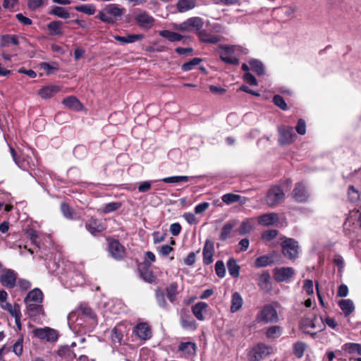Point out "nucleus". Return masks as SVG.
Returning <instances> with one entry per match:
<instances>
[{
    "label": "nucleus",
    "instance_id": "nucleus-39",
    "mask_svg": "<svg viewBox=\"0 0 361 361\" xmlns=\"http://www.w3.org/2000/svg\"><path fill=\"white\" fill-rule=\"evenodd\" d=\"M282 334V329L279 326H272L269 327L266 331V336L268 338H277Z\"/></svg>",
    "mask_w": 361,
    "mask_h": 361
},
{
    "label": "nucleus",
    "instance_id": "nucleus-7",
    "mask_svg": "<svg viewBox=\"0 0 361 361\" xmlns=\"http://www.w3.org/2000/svg\"><path fill=\"white\" fill-rule=\"evenodd\" d=\"M257 318L264 323H276L279 320L277 311L270 305H267L262 309Z\"/></svg>",
    "mask_w": 361,
    "mask_h": 361
},
{
    "label": "nucleus",
    "instance_id": "nucleus-52",
    "mask_svg": "<svg viewBox=\"0 0 361 361\" xmlns=\"http://www.w3.org/2000/svg\"><path fill=\"white\" fill-rule=\"evenodd\" d=\"M215 271L219 278H223L226 274V269L222 261L219 260L215 264Z\"/></svg>",
    "mask_w": 361,
    "mask_h": 361
},
{
    "label": "nucleus",
    "instance_id": "nucleus-47",
    "mask_svg": "<svg viewBox=\"0 0 361 361\" xmlns=\"http://www.w3.org/2000/svg\"><path fill=\"white\" fill-rule=\"evenodd\" d=\"M177 288V284L176 283H173L166 288L167 297L171 302L176 300Z\"/></svg>",
    "mask_w": 361,
    "mask_h": 361
},
{
    "label": "nucleus",
    "instance_id": "nucleus-60",
    "mask_svg": "<svg viewBox=\"0 0 361 361\" xmlns=\"http://www.w3.org/2000/svg\"><path fill=\"white\" fill-rule=\"evenodd\" d=\"M125 306L119 300H116L114 303L113 308L111 309V312L114 314H120L123 312H125Z\"/></svg>",
    "mask_w": 361,
    "mask_h": 361
},
{
    "label": "nucleus",
    "instance_id": "nucleus-31",
    "mask_svg": "<svg viewBox=\"0 0 361 361\" xmlns=\"http://www.w3.org/2000/svg\"><path fill=\"white\" fill-rule=\"evenodd\" d=\"M114 38L121 44L133 43L144 38L143 35H128L126 37L114 35Z\"/></svg>",
    "mask_w": 361,
    "mask_h": 361
},
{
    "label": "nucleus",
    "instance_id": "nucleus-56",
    "mask_svg": "<svg viewBox=\"0 0 361 361\" xmlns=\"http://www.w3.org/2000/svg\"><path fill=\"white\" fill-rule=\"evenodd\" d=\"M273 102L275 105H276L281 109L286 110L287 109V104L281 95H275L273 98Z\"/></svg>",
    "mask_w": 361,
    "mask_h": 361
},
{
    "label": "nucleus",
    "instance_id": "nucleus-62",
    "mask_svg": "<svg viewBox=\"0 0 361 361\" xmlns=\"http://www.w3.org/2000/svg\"><path fill=\"white\" fill-rule=\"evenodd\" d=\"M184 219L190 225L197 224L198 221L195 214L190 212L184 213L183 215Z\"/></svg>",
    "mask_w": 361,
    "mask_h": 361
},
{
    "label": "nucleus",
    "instance_id": "nucleus-10",
    "mask_svg": "<svg viewBox=\"0 0 361 361\" xmlns=\"http://www.w3.org/2000/svg\"><path fill=\"white\" fill-rule=\"evenodd\" d=\"M279 142L283 145H289L292 143L295 138V135L293 132V128L290 126H282L279 128Z\"/></svg>",
    "mask_w": 361,
    "mask_h": 361
},
{
    "label": "nucleus",
    "instance_id": "nucleus-34",
    "mask_svg": "<svg viewBox=\"0 0 361 361\" xmlns=\"http://www.w3.org/2000/svg\"><path fill=\"white\" fill-rule=\"evenodd\" d=\"M178 350L187 355L195 354L196 345L192 342H182L178 345Z\"/></svg>",
    "mask_w": 361,
    "mask_h": 361
},
{
    "label": "nucleus",
    "instance_id": "nucleus-43",
    "mask_svg": "<svg viewBox=\"0 0 361 361\" xmlns=\"http://www.w3.org/2000/svg\"><path fill=\"white\" fill-rule=\"evenodd\" d=\"M240 195L233 193H227L221 197L222 201L226 204H231L232 203L238 202L240 200Z\"/></svg>",
    "mask_w": 361,
    "mask_h": 361
},
{
    "label": "nucleus",
    "instance_id": "nucleus-27",
    "mask_svg": "<svg viewBox=\"0 0 361 361\" xmlns=\"http://www.w3.org/2000/svg\"><path fill=\"white\" fill-rule=\"evenodd\" d=\"M62 103L68 109L75 111H79L82 109V106L80 101L73 96H70L63 99Z\"/></svg>",
    "mask_w": 361,
    "mask_h": 361
},
{
    "label": "nucleus",
    "instance_id": "nucleus-59",
    "mask_svg": "<svg viewBox=\"0 0 361 361\" xmlns=\"http://www.w3.org/2000/svg\"><path fill=\"white\" fill-rule=\"evenodd\" d=\"M16 319V324L20 320L21 313L20 310V306L17 304H15L11 308V312H8Z\"/></svg>",
    "mask_w": 361,
    "mask_h": 361
},
{
    "label": "nucleus",
    "instance_id": "nucleus-8",
    "mask_svg": "<svg viewBox=\"0 0 361 361\" xmlns=\"http://www.w3.org/2000/svg\"><path fill=\"white\" fill-rule=\"evenodd\" d=\"M272 353V348L264 343H259L254 347L250 353L252 361H261Z\"/></svg>",
    "mask_w": 361,
    "mask_h": 361
},
{
    "label": "nucleus",
    "instance_id": "nucleus-1",
    "mask_svg": "<svg viewBox=\"0 0 361 361\" xmlns=\"http://www.w3.org/2000/svg\"><path fill=\"white\" fill-rule=\"evenodd\" d=\"M43 293L39 288L30 290L24 299L26 307V313L34 320L40 319L44 316V311L42 302Z\"/></svg>",
    "mask_w": 361,
    "mask_h": 361
},
{
    "label": "nucleus",
    "instance_id": "nucleus-44",
    "mask_svg": "<svg viewBox=\"0 0 361 361\" xmlns=\"http://www.w3.org/2000/svg\"><path fill=\"white\" fill-rule=\"evenodd\" d=\"M305 344L302 342H297L293 345V353L294 355L298 357L301 358L305 350Z\"/></svg>",
    "mask_w": 361,
    "mask_h": 361
},
{
    "label": "nucleus",
    "instance_id": "nucleus-6",
    "mask_svg": "<svg viewBox=\"0 0 361 361\" xmlns=\"http://www.w3.org/2000/svg\"><path fill=\"white\" fill-rule=\"evenodd\" d=\"M220 58L228 64H238V59L233 56V54L239 49V47L236 45H224L220 47Z\"/></svg>",
    "mask_w": 361,
    "mask_h": 361
},
{
    "label": "nucleus",
    "instance_id": "nucleus-51",
    "mask_svg": "<svg viewBox=\"0 0 361 361\" xmlns=\"http://www.w3.org/2000/svg\"><path fill=\"white\" fill-rule=\"evenodd\" d=\"M23 338H19L16 343L13 345V352L17 355L20 356L23 353Z\"/></svg>",
    "mask_w": 361,
    "mask_h": 361
},
{
    "label": "nucleus",
    "instance_id": "nucleus-2",
    "mask_svg": "<svg viewBox=\"0 0 361 361\" xmlns=\"http://www.w3.org/2000/svg\"><path fill=\"white\" fill-rule=\"evenodd\" d=\"M125 8L116 4H109L97 16L102 22L113 24L124 13Z\"/></svg>",
    "mask_w": 361,
    "mask_h": 361
},
{
    "label": "nucleus",
    "instance_id": "nucleus-33",
    "mask_svg": "<svg viewBox=\"0 0 361 361\" xmlns=\"http://www.w3.org/2000/svg\"><path fill=\"white\" fill-rule=\"evenodd\" d=\"M236 221L232 220L226 222L222 229L220 234V239L222 240H226L229 236L232 229L235 226Z\"/></svg>",
    "mask_w": 361,
    "mask_h": 361
},
{
    "label": "nucleus",
    "instance_id": "nucleus-5",
    "mask_svg": "<svg viewBox=\"0 0 361 361\" xmlns=\"http://www.w3.org/2000/svg\"><path fill=\"white\" fill-rule=\"evenodd\" d=\"M204 25L203 20L200 17H192L185 22L179 24L176 28L180 31L192 32L195 31L198 33Z\"/></svg>",
    "mask_w": 361,
    "mask_h": 361
},
{
    "label": "nucleus",
    "instance_id": "nucleus-29",
    "mask_svg": "<svg viewBox=\"0 0 361 361\" xmlns=\"http://www.w3.org/2000/svg\"><path fill=\"white\" fill-rule=\"evenodd\" d=\"M57 354L66 361H71L76 357V355L69 346L61 347L58 350Z\"/></svg>",
    "mask_w": 361,
    "mask_h": 361
},
{
    "label": "nucleus",
    "instance_id": "nucleus-13",
    "mask_svg": "<svg viewBox=\"0 0 361 361\" xmlns=\"http://www.w3.org/2000/svg\"><path fill=\"white\" fill-rule=\"evenodd\" d=\"M294 274L295 270L292 267H280L274 269V277L278 282H288Z\"/></svg>",
    "mask_w": 361,
    "mask_h": 361
},
{
    "label": "nucleus",
    "instance_id": "nucleus-42",
    "mask_svg": "<svg viewBox=\"0 0 361 361\" xmlns=\"http://www.w3.org/2000/svg\"><path fill=\"white\" fill-rule=\"evenodd\" d=\"M190 177L187 176H176L164 178L161 180L166 183H176L180 182H188Z\"/></svg>",
    "mask_w": 361,
    "mask_h": 361
},
{
    "label": "nucleus",
    "instance_id": "nucleus-63",
    "mask_svg": "<svg viewBox=\"0 0 361 361\" xmlns=\"http://www.w3.org/2000/svg\"><path fill=\"white\" fill-rule=\"evenodd\" d=\"M296 131L300 135H305L306 133V123L305 121L300 118L298 121V124L296 126Z\"/></svg>",
    "mask_w": 361,
    "mask_h": 361
},
{
    "label": "nucleus",
    "instance_id": "nucleus-48",
    "mask_svg": "<svg viewBox=\"0 0 361 361\" xmlns=\"http://www.w3.org/2000/svg\"><path fill=\"white\" fill-rule=\"evenodd\" d=\"M9 43L14 45L18 44V39L15 35H4L1 37V46H8Z\"/></svg>",
    "mask_w": 361,
    "mask_h": 361
},
{
    "label": "nucleus",
    "instance_id": "nucleus-23",
    "mask_svg": "<svg viewBox=\"0 0 361 361\" xmlns=\"http://www.w3.org/2000/svg\"><path fill=\"white\" fill-rule=\"evenodd\" d=\"M60 91V87L56 85H47L42 87L39 92V95L44 99H49Z\"/></svg>",
    "mask_w": 361,
    "mask_h": 361
},
{
    "label": "nucleus",
    "instance_id": "nucleus-50",
    "mask_svg": "<svg viewBox=\"0 0 361 361\" xmlns=\"http://www.w3.org/2000/svg\"><path fill=\"white\" fill-rule=\"evenodd\" d=\"M121 206L120 202H110L106 204L102 209V212L105 214L113 212L118 209H119Z\"/></svg>",
    "mask_w": 361,
    "mask_h": 361
},
{
    "label": "nucleus",
    "instance_id": "nucleus-22",
    "mask_svg": "<svg viewBox=\"0 0 361 361\" xmlns=\"http://www.w3.org/2000/svg\"><path fill=\"white\" fill-rule=\"evenodd\" d=\"M209 307L207 303L204 302H198L192 307V312L194 316L199 321L204 320V313H205Z\"/></svg>",
    "mask_w": 361,
    "mask_h": 361
},
{
    "label": "nucleus",
    "instance_id": "nucleus-57",
    "mask_svg": "<svg viewBox=\"0 0 361 361\" xmlns=\"http://www.w3.org/2000/svg\"><path fill=\"white\" fill-rule=\"evenodd\" d=\"M39 66H40V68L42 70H44L48 75L52 73L53 71L58 69L57 66L54 63L50 64L47 62H42L40 63Z\"/></svg>",
    "mask_w": 361,
    "mask_h": 361
},
{
    "label": "nucleus",
    "instance_id": "nucleus-21",
    "mask_svg": "<svg viewBox=\"0 0 361 361\" xmlns=\"http://www.w3.org/2000/svg\"><path fill=\"white\" fill-rule=\"evenodd\" d=\"M86 229L92 235L102 233L104 226L96 219L91 218L85 223Z\"/></svg>",
    "mask_w": 361,
    "mask_h": 361
},
{
    "label": "nucleus",
    "instance_id": "nucleus-16",
    "mask_svg": "<svg viewBox=\"0 0 361 361\" xmlns=\"http://www.w3.org/2000/svg\"><path fill=\"white\" fill-rule=\"evenodd\" d=\"M135 20L140 27L145 30L152 27L154 23V18L145 11L137 14Z\"/></svg>",
    "mask_w": 361,
    "mask_h": 361
},
{
    "label": "nucleus",
    "instance_id": "nucleus-28",
    "mask_svg": "<svg viewBox=\"0 0 361 361\" xmlns=\"http://www.w3.org/2000/svg\"><path fill=\"white\" fill-rule=\"evenodd\" d=\"M243 304V300L240 294L238 292L233 293L231 297V312H236L242 307Z\"/></svg>",
    "mask_w": 361,
    "mask_h": 361
},
{
    "label": "nucleus",
    "instance_id": "nucleus-20",
    "mask_svg": "<svg viewBox=\"0 0 361 361\" xmlns=\"http://www.w3.org/2000/svg\"><path fill=\"white\" fill-rule=\"evenodd\" d=\"M135 334L142 340H147L152 337V330L147 323L138 324L134 330Z\"/></svg>",
    "mask_w": 361,
    "mask_h": 361
},
{
    "label": "nucleus",
    "instance_id": "nucleus-45",
    "mask_svg": "<svg viewBox=\"0 0 361 361\" xmlns=\"http://www.w3.org/2000/svg\"><path fill=\"white\" fill-rule=\"evenodd\" d=\"M202 61L200 58H193L190 61L183 63L181 66V69L183 71H189L193 69V68L198 65Z\"/></svg>",
    "mask_w": 361,
    "mask_h": 361
},
{
    "label": "nucleus",
    "instance_id": "nucleus-14",
    "mask_svg": "<svg viewBox=\"0 0 361 361\" xmlns=\"http://www.w3.org/2000/svg\"><path fill=\"white\" fill-rule=\"evenodd\" d=\"M16 279L17 274L11 269L4 270L0 276L1 284L8 288H12L16 286Z\"/></svg>",
    "mask_w": 361,
    "mask_h": 361
},
{
    "label": "nucleus",
    "instance_id": "nucleus-17",
    "mask_svg": "<svg viewBox=\"0 0 361 361\" xmlns=\"http://www.w3.org/2000/svg\"><path fill=\"white\" fill-rule=\"evenodd\" d=\"M293 197L297 202H302L307 201L309 194L305 186L302 183H296L293 190Z\"/></svg>",
    "mask_w": 361,
    "mask_h": 361
},
{
    "label": "nucleus",
    "instance_id": "nucleus-54",
    "mask_svg": "<svg viewBox=\"0 0 361 361\" xmlns=\"http://www.w3.org/2000/svg\"><path fill=\"white\" fill-rule=\"evenodd\" d=\"M277 235L278 231L276 230L271 229L264 231L262 235V238L264 240L269 241L275 238L277 236Z\"/></svg>",
    "mask_w": 361,
    "mask_h": 361
},
{
    "label": "nucleus",
    "instance_id": "nucleus-35",
    "mask_svg": "<svg viewBox=\"0 0 361 361\" xmlns=\"http://www.w3.org/2000/svg\"><path fill=\"white\" fill-rule=\"evenodd\" d=\"M227 267L229 274L231 276L234 278H237L239 276L240 267L234 259L231 258L228 259V261L227 262Z\"/></svg>",
    "mask_w": 361,
    "mask_h": 361
},
{
    "label": "nucleus",
    "instance_id": "nucleus-19",
    "mask_svg": "<svg viewBox=\"0 0 361 361\" xmlns=\"http://www.w3.org/2000/svg\"><path fill=\"white\" fill-rule=\"evenodd\" d=\"M214 253V246L213 242L207 240L202 250L203 262L204 264L209 265L213 262Z\"/></svg>",
    "mask_w": 361,
    "mask_h": 361
},
{
    "label": "nucleus",
    "instance_id": "nucleus-36",
    "mask_svg": "<svg viewBox=\"0 0 361 361\" xmlns=\"http://www.w3.org/2000/svg\"><path fill=\"white\" fill-rule=\"evenodd\" d=\"M250 69L255 72L258 75L264 74V67L262 63L257 59H251L249 61Z\"/></svg>",
    "mask_w": 361,
    "mask_h": 361
},
{
    "label": "nucleus",
    "instance_id": "nucleus-26",
    "mask_svg": "<svg viewBox=\"0 0 361 361\" xmlns=\"http://www.w3.org/2000/svg\"><path fill=\"white\" fill-rule=\"evenodd\" d=\"M338 306L343 311L345 317L349 316L355 310L354 304L350 299H342L339 300Z\"/></svg>",
    "mask_w": 361,
    "mask_h": 361
},
{
    "label": "nucleus",
    "instance_id": "nucleus-11",
    "mask_svg": "<svg viewBox=\"0 0 361 361\" xmlns=\"http://www.w3.org/2000/svg\"><path fill=\"white\" fill-rule=\"evenodd\" d=\"M342 350L350 355V361H361V345L355 343H346L342 345Z\"/></svg>",
    "mask_w": 361,
    "mask_h": 361
},
{
    "label": "nucleus",
    "instance_id": "nucleus-12",
    "mask_svg": "<svg viewBox=\"0 0 361 361\" xmlns=\"http://www.w3.org/2000/svg\"><path fill=\"white\" fill-rule=\"evenodd\" d=\"M33 334L38 338L47 341H55L58 338L56 331L49 327L36 328L33 330Z\"/></svg>",
    "mask_w": 361,
    "mask_h": 361
},
{
    "label": "nucleus",
    "instance_id": "nucleus-24",
    "mask_svg": "<svg viewBox=\"0 0 361 361\" xmlns=\"http://www.w3.org/2000/svg\"><path fill=\"white\" fill-rule=\"evenodd\" d=\"M255 226V219H246L243 220L240 225V226L237 228V232L238 234L241 235H246L252 231Z\"/></svg>",
    "mask_w": 361,
    "mask_h": 361
},
{
    "label": "nucleus",
    "instance_id": "nucleus-25",
    "mask_svg": "<svg viewBox=\"0 0 361 361\" xmlns=\"http://www.w3.org/2000/svg\"><path fill=\"white\" fill-rule=\"evenodd\" d=\"M279 220L278 216L275 213H267L258 217V224L262 226H271L274 224Z\"/></svg>",
    "mask_w": 361,
    "mask_h": 361
},
{
    "label": "nucleus",
    "instance_id": "nucleus-58",
    "mask_svg": "<svg viewBox=\"0 0 361 361\" xmlns=\"http://www.w3.org/2000/svg\"><path fill=\"white\" fill-rule=\"evenodd\" d=\"M85 278L81 274H76L75 279L73 276L71 278L70 283L72 286H80L85 283Z\"/></svg>",
    "mask_w": 361,
    "mask_h": 361
},
{
    "label": "nucleus",
    "instance_id": "nucleus-49",
    "mask_svg": "<svg viewBox=\"0 0 361 361\" xmlns=\"http://www.w3.org/2000/svg\"><path fill=\"white\" fill-rule=\"evenodd\" d=\"M181 325L185 329L195 330L197 328V324L192 319L183 317L181 319Z\"/></svg>",
    "mask_w": 361,
    "mask_h": 361
},
{
    "label": "nucleus",
    "instance_id": "nucleus-53",
    "mask_svg": "<svg viewBox=\"0 0 361 361\" xmlns=\"http://www.w3.org/2000/svg\"><path fill=\"white\" fill-rule=\"evenodd\" d=\"M61 211L63 215L69 219H73V210L65 202L61 204Z\"/></svg>",
    "mask_w": 361,
    "mask_h": 361
},
{
    "label": "nucleus",
    "instance_id": "nucleus-41",
    "mask_svg": "<svg viewBox=\"0 0 361 361\" xmlns=\"http://www.w3.org/2000/svg\"><path fill=\"white\" fill-rule=\"evenodd\" d=\"M74 8L77 11L82 12L87 15H93L96 11L95 6L93 4H82L75 6Z\"/></svg>",
    "mask_w": 361,
    "mask_h": 361
},
{
    "label": "nucleus",
    "instance_id": "nucleus-61",
    "mask_svg": "<svg viewBox=\"0 0 361 361\" xmlns=\"http://www.w3.org/2000/svg\"><path fill=\"white\" fill-rule=\"evenodd\" d=\"M141 275H142V279L145 281L149 282V283H152V282L154 281L155 279H156V277L153 274L152 271L150 270H148V269L142 271L141 273Z\"/></svg>",
    "mask_w": 361,
    "mask_h": 361
},
{
    "label": "nucleus",
    "instance_id": "nucleus-40",
    "mask_svg": "<svg viewBox=\"0 0 361 361\" xmlns=\"http://www.w3.org/2000/svg\"><path fill=\"white\" fill-rule=\"evenodd\" d=\"M273 262L272 259L267 256L263 255L257 257L255 262L254 266L257 268L264 267Z\"/></svg>",
    "mask_w": 361,
    "mask_h": 361
},
{
    "label": "nucleus",
    "instance_id": "nucleus-30",
    "mask_svg": "<svg viewBox=\"0 0 361 361\" xmlns=\"http://www.w3.org/2000/svg\"><path fill=\"white\" fill-rule=\"evenodd\" d=\"M196 6V0H178L176 7L180 12H186L194 8Z\"/></svg>",
    "mask_w": 361,
    "mask_h": 361
},
{
    "label": "nucleus",
    "instance_id": "nucleus-9",
    "mask_svg": "<svg viewBox=\"0 0 361 361\" xmlns=\"http://www.w3.org/2000/svg\"><path fill=\"white\" fill-rule=\"evenodd\" d=\"M284 199V193L280 187L271 188L267 193L266 202L269 207H274Z\"/></svg>",
    "mask_w": 361,
    "mask_h": 361
},
{
    "label": "nucleus",
    "instance_id": "nucleus-64",
    "mask_svg": "<svg viewBox=\"0 0 361 361\" xmlns=\"http://www.w3.org/2000/svg\"><path fill=\"white\" fill-rule=\"evenodd\" d=\"M304 290L308 294L312 295L314 293L313 281L310 279L305 280L303 285Z\"/></svg>",
    "mask_w": 361,
    "mask_h": 361
},
{
    "label": "nucleus",
    "instance_id": "nucleus-55",
    "mask_svg": "<svg viewBox=\"0 0 361 361\" xmlns=\"http://www.w3.org/2000/svg\"><path fill=\"white\" fill-rule=\"evenodd\" d=\"M46 0H28L27 6L32 10L35 11L42 6Z\"/></svg>",
    "mask_w": 361,
    "mask_h": 361
},
{
    "label": "nucleus",
    "instance_id": "nucleus-3",
    "mask_svg": "<svg viewBox=\"0 0 361 361\" xmlns=\"http://www.w3.org/2000/svg\"><path fill=\"white\" fill-rule=\"evenodd\" d=\"M77 316V321L85 319L87 324H94L96 323V316L92 309L87 305H80V307L73 312H71L68 316L69 322H73Z\"/></svg>",
    "mask_w": 361,
    "mask_h": 361
},
{
    "label": "nucleus",
    "instance_id": "nucleus-38",
    "mask_svg": "<svg viewBox=\"0 0 361 361\" xmlns=\"http://www.w3.org/2000/svg\"><path fill=\"white\" fill-rule=\"evenodd\" d=\"M49 13L63 19H67L70 17V13L67 9L61 6H54Z\"/></svg>",
    "mask_w": 361,
    "mask_h": 361
},
{
    "label": "nucleus",
    "instance_id": "nucleus-46",
    "mask_svg": "<svg viewBox=\"0 0 361 361\" xmlns=\"http://www.w3.org/2000/svg\"><path fill=\"white\" fill-rule=\"evenodd\" d=\"M348 198L350 202H355L360 200V192L354 186L350 185L348 190Z\"/></svg>",
    "mask_w": 361,
    "mask_h": 361
},
{
    "label": "nucleus",
    "instance_id": "nucleus-4",
    "mask_svg": "<svg viewBox=\"0 0 361 361\" xmlns=\"http://www.w3.org/2000/svg\"><path fill=\"white\" fill-rule=\"evenodd\" d=\"M282 252L290 259H295L299 253V246L296 240L293 238H286L281 243Z\"/></svg>",
    "mask_w": 361,
    "mask_h": 361
},
{
    "label": "nucleus",
    "instance_id": "nucleus-37",
    "mask_svg": "<svg viewBox=\"0 0 361 361\" xmlns=\"http://www.w3.org/2000/svg\"><path fill=\"white\" fill-rule=\"evenodd\" d=\"M159 35L167 39L170 42H178L183 39V36L168 30H164L159 32Z\"/></svg>",
    "mask_w": 361,
    "mask_h": 361
},
{
    "label": "nucleus",
    "instance_id": "nucleus-15",
    "mask_svg": "<svg viewBox=\"0 0 361 361\" xmlns=\"http://www.w3.org/2000/svg\"><path fill=\"white\" fill-rule=\"evenodd\" d=\"M198 37L200 41L210 44H216L222 39L221 36L215 35L211 32L209 27L201 29V30L198 32Z\"/></svg>",
    "mask_w": 361,
    "mask_h": 361
},
{
    "label": "nucleus",
    "instance_id": "nucleus-32",
    "mask_svg": "<svg viewBox=\"0 0 361 361\" xmlns=\"http://www.w3.org/2000/svg\"><path fill=\"white\" fill-rule=\"evenodd\" d=\"M63 25V22L60 20H54L50 22L47 25V28L49 31V34L51 35L60 36L62 35L63 32L61 29V26Z\"/></svg>",
    "mask_w": 361,
    "mask_h": 361
},
{
    "label": "nucleus",
    "instance_id": "nucleus-18",
    "mask_svg": "<svg viewBox=\"0 0 361 361\" xmlns=\"http://www.w3.org/2000/svg\"><path fill=\"white\" fill-rule=\"evenodd\" d=\"M109 250L111 257L116 260L121 259L124 257V247L118 240H113L109 243Z\"/></svg>",
    "mask_w": 361,
    "mask_h": 361
}]
</instances>
